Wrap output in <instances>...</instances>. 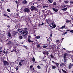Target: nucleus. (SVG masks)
I'll use <instances>...</instances> for the list:
<instances>
[{
	"label": "nucleus",
	"mask_w": 73,
	"mask_h": 73,
	"mask_svg": "<svg viewBox=\"0 0 73 73\" xmlns=\"http://www.w3.org/2000/svg\"><path fill=\"white\" fill-rule=\"evenodd\" d=\"M53 5H56V2L53 3Z\"/></svg>",
	"instance_id": "obj_32"
},
{
	"label": "nucleus",
	"mask_w": 73,
	"mask_h": 73,
	"mask_svg": "<svg viewBox=\"0 0 73 73\" xmlns=\"http://www.w3.org/2000/svg\"><path fill=\"white\" fill-rule=\"evenodd\" d=\"M17 2H18V1H15L16 3H17V4H18Z\"/></svg>",
	"instance_id": "obj_48"
},
{
	"label": "nucleus",
	"mask_w": 73,
	"mask_h": 73,
	"mask_svg": "<svg viewBox=\"0 0 73 73\" xmlns=\"http://www.w3.org/2000/svg\"><path fill=\"white\" fill-rule=\"evenodd\" d=\"M52 34H51L50 35V36L51 37H52Z\"/></svg>",
	"instance_id": "obj_50"
},
{
	"label": "nucleus",
	"mask_w": 73,
	"mask_h": 73,
	"mask_svg": "<svg viewBox=\"0 0 73 73\" xmlns=\"http://www.w3.org/2000/svg\"><path fill=\"white\" fill-rule=\"evenodd\" d=\"M31 37V36L29 35V36H28V41L29 42H34V41H32L30 39V38Z\"/></svg>",
	"instance_id": "obj_3"
},
{
	"label": "nucleus",
	"mask_w": 73,
	"mask_h": 73,
	"mask_svg": "<svg viewBox=\"0 0 73 73\" xmlns=\"http://www.w3.org/2000/svg\"><path fill=\"white\" fill-rule=\"evenodd\" d=\"M70 3L71 4H73V1H70Z\"/></svg>",
	"instance_id": "obj_43"
},
{
	"label": "nucleus",
	"mask_w": 73,
	"mask_h": 73,
	"mask_svg": "<svg viewBox=\"0 0 73 73\" xmlns=\"http://www.w3.org/2000/svg\"><path fill=\"white\" fill-rule=\"evenodd\" d=\"M52 9L54 12H58V9H55L54 8H52Z\"/></svg>",
	"instance_id": "obj_9"
},
{
	"label": "nucleus",
	"mask_w": 73,
	"mask_h": 73,
	"mask_svg": "<svg viewBox=\"0 0 73 73\" xmlns=\"http://www.w3.org/2000/svg\"><path fill=\"white\" fill-rule=\"evenodd\" d=\"M67 8H64V9H62V10H63L64 11H66L67 10Z\"/></svg>",
	"instance_id": "obj_12"
},
{
	"label": "nucleus",
	"mask_w": 73,
	"mask_h": 73,
	"mask_svg": "<svg viewBox=\"0 0 73 73\" xmlns=\"http://www.w3.org/2000/svg\"><path fill=\"white\" fill-rule=\"evenodd\" d=\"M70 32L72 33H73V30H71L70 31Z\"/></svg>",
	"instance_id": "obj_47"
},
{
	"label": "nucleus",
	"mask_w": 73,
	"mask_h": 73,
	"mask_svg": "<svg viewBox=\"0 0 73 73\" xmlns=\"http://www.w3.org/2000/svg\"><path fill=\"white\" fill-rule=\"evenodd\" d=\"M33 66L32 65L31 66H30V68L31 69V68H33Z\"/></svg>",
	"instance_id": "obj_42"
},
{
	"label": "nucleus",
	"mask_w": 73,
	"mask_h": 73,
	"mask_svg": "<svg viewBox=\"0 0 73 73\" xmlns=\"http://www.w3.org/2000/svg\"><path fill=\"white\" fill-rule=\"evenodd\" d=\"M13 51H15V49H13Z\"/></svg>",
	"instance_id": "obj_52"
},
{
	"label": "nucleus",
	"mask_w": 73,
	"mask_h": 73,
	"mask_svg": "<svg viewBox=\"0 0 73 73\" xmlns=\"http://www.w3.org/2000/svg\"><path fill=\"white\" fill-rule=\"evenodd\" d=\"M24 60H21L20 62H21V63H23V62H24Z\"/></svg>",
	"instance_id": "obj_31"
},
{
	"label": "nucleus",
	"mask_w": 73,
	"mask_h": 73,
	"mask_svg": "<svg viewBox=\"0 0 73 73\" xmlns=\"http://www.w3.org/2000/svg\"><path fill=\"white\" fill-rule=\"evenodd\" d=\"M67 34V32H64V33H63V35H65V34Z\"/></svg>",
	"instance_id": "obj_39"
},
{
	"label": "nucleus",
	"mask_w": 73,
	"mask_h": 73,
	"mask_svg": "<svg viewBox=\"0 0 73 73\" xmlns=\"http://www.w3.org/2000/svg\"><path fill=\"white\" fill-rule=\"evenodd\" d=\"M7 27H8V28H9L10 27V26H9V25L7 26Z\"/></svg>",
	"instance_id": "obj_53"
},
{
	"label": "nucleus",
	"mask_w": 73,
	"mask_h": 73,
	"mask_svg": "<svg viewBox=\"0 0 73 73\" xmlns=\"http://www.w3.org/2000/svg\"><path fill=\"white\" fill-rule=\"evenodd\" d=\"M47 46H46L44 45L43 46V47L44 48H46Z\"/></svg>",
	"instance_id": "obj_29"
},
{
	"label": "nucleus",
	"mask_w": 73,
	"mask_h": 73,
	"mask_svg": "<svg viewBox=\"0 0 73 73\" xmlns=\"http://www.w3.org/2000/svg\"><path fill=\"white\" fill-rule=\"evenodd\" d=\"M11 43H12V42L11 41H9V42H8V43H7V44H8L9 45H10V44H11Z\"/></svg>",
	"instance_id": "obj_21"
},
{
	"label": "nucleus",
	"mask_w": 73,
	"mask_h": 73,
	"mask_svg": "<svg viewBox=\"0 0 73 73\" xmlns=\"http://www.w3.org/2000/svg\"><path fill=\"white\" fill-rule=\"evenodd\" d=\"M19 38L21 40L23 38L22 36H19Z\"/></svg>",
	"instance_id": "obj_28"
},
{
	"label": "nucleus",
	"mask_w": 73,
	"mask_h": 73,
	"mask_svg": "<svg viewBox=\"0 0 73 73\" xmlns=\"http://www.w3.org/2000/svg\"><path fill=\"white\" fill-rule=\"evenodd\" d=\"M62 71L64 73H68L66 71H65V70H63V69H62Z\"/></svg>",
	"instance_id": "obj_14"
},
{
	"label": "nucleus",
	"mask_w": 73,
	"mask_h": 73,
	"mask_svg": "<svg viewBox=\"0 0 73 73\" xmlns=\"http://www.w3.org/2000/svg\"><path fill=\"white\" fill-rule=\"evenodd\" d=\"M59 41V40H56V42L57 43Z\"/></svg>",
	"instance_id": "obj_37"
},
{
	"label": "nucleus",
	"mask_w": 73,
	"mask_h": 73,
	"mask_svg": "<svg viewBox=\"0 0 73 73\" xmlns=\"http://www.w3.org/2000/svg\"><path fill=\"white\" fill-rule=\"evenodd\" d=\"M69 31V30H66V32H68V31Z\"/></svg>",
	"instance_id": "obj_55"
},
{
	"label": "nucleus",
	"mask_w": 73,
	"mask_h": 73,
	"mask_svg": "<svg viewBox=\"0 0 73 73\" xmlns=\"http://www.w3.org/2000/svg\"><path fill=\"white\" fill-rule=\"evenodd\" d=\"M49 26H50V27L52 29H54V28L51 26L49 25Z\"/></svg>",
	"instance_id": "obj_38"
},
{
	"label": "nucleus",
	"mask_w": 73,
	"mask_h": 73,
	"mask_svg": "<svg viewBox=\"0 0 73 73\" xmlns=\"http://www.w3.org/2000/svg\"><path fill=\"white\" fill-rule=\"evenodd\" d=\"M23 47L26 49H28V47L27 46H23Z\"/></svg>",
	"instance_id": "obj_17"
},
{
	"label": "nucleus",
	"mask_w": 73,
	"mask_h": 73,
	"mask_svg": "<svg viewBox=\"0 0 73 73\" xmlns=\"http://www.w3.org/2000/svg\"><path fill=\"white\" fill-rule=\"evenodd\" d=\"M29 12V14H31V12Z\"/></svg>",
	"instance_id": "obj_54"
},
{
	"label": "nucleus",
	"mask_w": 73,
	"mask_h": 73,
	"mask_svg": "<svg viewBox=\"0 0 73 73\" xmlns=\"http://www.w3.org/2000/svg\"><path fill=\"white\" fill-rule=\"evenodd\" d=\"M32 60L33 62H35V59L34 58V57H33V59H32Z\"/></svg>",
	"instance_id": "obj_20"
},
{
	"label": "nucleus",
	"mask_w": 73,
	"mask_h": 73,
	"mask_svg": "<svg viewBox=\"0 0 73 73\" xmlns=\"http://www.w3.org/2000/svg\"><path fill=\"white\" fill-rule=\"evenodd\" d=\"M59 72L60 73H61V72L60 71H59Z\"/></svg>",
	"instance_id": "obj_62"
},
{
	"label": "nucleus",
	"mask_w": 73,
	"mask_h": 73,
	"mask_svg": "<svg viewBox=\"0 0 73 73\" xmlns=\"http://www.w3.org/2000/svg\"><path fill=\"white\" fill-rule=\"evenodd\" d=\"M48 1L50 3H52V2H53V0H48Z\"/></svg>",
	"instance_id": "obj_13"
},
{
	"label": "nucleus",
	"mask_w": 73,
	"mask_h": 73,
	"mask_svg": "<svg viewBox=\"0 0 73 73\" xmlns=\"http://www.w3.org/2000/svg\"><path fill=\"white\" fill-rule=\"evenodd\" d=\"M52 63H54V64H56V62H54V61H52Z\"/></svg>",
	"instance_id": "obj_45"
},
{
	"label": "nucleus",
	"mask_w": 73,
	"mask_h": 73,
	"mask_svg": "<svg viewBox=\"0 0 73 73\" xmlns=\"http://www.w3.org/2000/svg\"><path fill=\"white\" fill-rule=\"evenodd\" d=\"M52 69H55L56 68V67L55 66H53L52 67Z\"/></svg>",
	"instance_id": "obj_24"
},
{
	"label": "nucleus",
	"mask_w": 73,
	"mask_h": 73,
	"mask_svg": "<svg viewBox=\"0 0 73 73\" xmlns=\"http://www.w3.org/2000/svg\"><path fill=\"white\" fill-rule=\"evenodd\" d=\"M7 11H8V12H11L10 9H7Z\"/></svg>",
	"instance_id": "obj_33"
},
{
	"label": "nucleus",
	"mask_w": 73,
	"mask_h": 73,
	"mask_svg": "<svg viewBox=\"0 0 73 73\" xmlns=\"http://www.w3.org/2000/svg\"><path fill=\"white\" fill-rule=\"evenodd\" d=\"M56 64L57 67H59V63H56V64Z\"/></svg>",
	"instance_id": "obj_23"
},
{
	"label": "nucleus",
	"mask_w": 73,
	"mask_h": 73,
	"mask_svg": "<svg viewBox=\"0 0 73 73\" xmlns=\"http://www.w3.org/2000/svg\"><path fill=\"white\" fill-rule=\"evenodd\" d=\"M63 49H64V50H66V49L65 48H63Z\"/></svg>",
	"instance_id": "obj_61"
},
{
	"label": "nucleus",
	"mask_w": 73,
	"mask_h": 73,
	"mask_svg": "<svg viewBox=\"0 0 73 73\" xmlns=\"http://www.w3.org/2000/svg\"><path fill=\"white\" fill-rule=\"evenodd\" d=\"M7 17H8V18H9V16H7Z\"/></svg>",
	"instance_id": "obj_64"
},
{
	"label": "nucleus",
	"mask_w": 73,
	"mask_h": 73,
	"mask_svg": "<svg viewBox=\"0 0 73 73\" xmlns=\"http://www.w3.org/2000/svg\"><path fill=\"white\" fill-rule=\"evenodd\" d=\"M2 52V51H0V54H1V52Z\"/></svg>",
	"instance_id": "obj_59"
},
{
	"label": "nucleus",
	"mask_w": 73,
	"mask_h": 73,
	"mask_svg": "<svg viewBox=\"0 0 73 73\" xmlns=\"http://www.w3.org/2000/svg\"><path fill=\"white\" fill-rule=\"evenodd\" d=\"M31 8L32 9H33V6H31Z\"/></svg>",
	"instance_id": "obj_56"
},
{
	"label": "nucleus",
	"mask_w": 73,
	"mask_h": 73,
	"mask_svg": "<svg viewBox=\"0 0 73 73\" xmlns=\"http://www.w3.org/2000/svg\"><path fill=\"white\" fill-rule=\"evenodd\" d=\"M64 3H65L66 4L67 3H68V0H66V1H64Z\"/></svg>",
	"instance_id": "obj_16"
},
{
	"label": "nucleus",
	"mask_w": 73,
	"mask_h": 73,
	"mask_svg": "<svg viewBox=\"0 0 73 73\" xmlns=\"http://www.w3.org/2000/svg\"><path fill=\"white\" fill-rule=\"evenodd\" d=\"M63 58H66V55H64V56H63Z\"/></svg>",
	"instance_id": "obj_46"
},
{
	"label": "nucleus",
	"mask_w": 73,
	"mask_h": 73,
	"mask_svg": "<svg viewBox=\"0 0 73 73\" xmlns=\"http://www.w3.org/2000/svg\"><path fill=\"white\" fill-rule=\"evenodd\" d=\"M46 21L48 22V20H46Z\"/></svg>",
	"instance_id": "obj_60"
},
{
	"label": "nucleus",
	"mask_w": 73,
	"mask_h": 73,
	"mask_svg": "<svg viewBox=\"0 0 73 73\" xmlns=\"http://www.w3.org/2000/svg\"><path fill=\"white\" fill-rule=\"evenodd\" d=\"M37 68H38V69H40L41 67L40 66L38 65V66H37Z\"/></svg>",
	"instance_id": "obj_22"
},
{
	"label": "nucleus",
	"mask_w": 73,
	"mask_h": 73,
	"mask_svg": "<svg viewBox=\"0 0 73 73\" xmlns=\"http://www.w3.org/2000/svg\"><path fill=\"white\" fill-rule=\"evenodd\" d=\"M22 30H21L20 29H18L17 30V32L19 33H21L22 32Z\"/></svg>",
	"instance_id": "obj_6"
},
{
	"label": "nucleus",
	"mask_w": 73,
	"mask_h": 73,
	"mask_svg": "<svg viewBox=\"0 0 73 73\" xmlns=\"http://www.w3.org/2000/svg\"><path fill=\"white\" fill-rule=\"evenodd\" d=\"M42 25V24H40V23H39V25H39V26H40V25Z\"/></svg>",
	"instance_id": "obj_49"
},
{
	"label": "nucleus",
	"mask_w": 73,
	"mask_h": 73,
	"mask_svg": "<svg viewBox=\"0 0 73 73\" xmlns=\"http://www.w3.org/2000/svg\"><path fill=\"white\" fill-rule=\"evenodd\" d=\"M21 63H22L21 62H19V65L20 66H23V65Z\"/></svg>",
	"instance_id": "obj_15"
},
{
	"label": "nucleus",
	"mask_w": 73,
	"mask_h": 73,
	"mask_svg": "<svg viewBox=\"0 0 73 73\" xmlns=\"http://www.w3.org/2000/svg\"><path fill=\"white\" fill-rule=\"evenodd\" d=\"M43 53L44 54H46L47 55H48V54H49L48 52H46V51H45L44 52H43Z\"/></svg>",
	"instance_id": "obj_7"
},
{
	"label": "nucleus",
	"mask_w": 73,
	"mask_h": 73,
	"mask_svg": "<svg viewBox=\"0 0 73 73\" xmlns=\"http://www.w3.org/2000/svg\"><path fill=\"white\" fill-rule=\"evenodd\" d=\"M66 5H63L62 6V7H63V8H64L66 7Z\"/></svg>",
	"instance_id": "obj_26"
},
{
	"label": "nucleus",
	"mask_w": 73,
	"mask_h": 73,
	"mask_svg": "<svg viewBox=\"0 0 73 73\" xmlns=\"http://www.w3.org/2000/svg\"><path fill=\"white\" fill-rule=\"evenodd\" d=\"M64 65V63H61L60 64V67H63Z\"/></svg>",
	"instance_id": "obj_10"
},
{
	"label": "nucleus",
	"mask_w": 73,
	"mask_h": 73,
	"mask_svg": "<svg viewBox=\"0 0 73 73\" xmlns=\"http://www.w3.org/2000/svg\"><path fill=\"white\" fill-rule=\"evenodd\" d=\"M8 35L9 37H11V35L10 33H8Z\"/></svg>",
	"instance_id": "obj_35"
},
{
	"label": "nucleus",
	"mask_w": 73,
	"mask_h": 73,
	"mask_svg": "<svg viewBox=\"0 0 73 73\" xmlns=\"http://www.w3.org/2000/svg\"><path fill=\"white\" fill-rule=\"evenodd\" d=\"M55 23L54 22H52V23H51V24H52V25H54V23Z\"/></svg>",
	"instance_id": "obj_44"
},
{
	"label": "nucleus",
	"mask_w": 73,
	"mask_h": 73,
	"mask_svg": "<svg viewBox=\"0 0 73 73\" xmlns=\"http://www.w3.org/2000/svg\"><path fill=\"white\" fill-rule=\"evenodd\" d=\"M40 65L42 66H43V64H40Z\"/></svg>",
	"instance_id": "obj_58"
},
{
	"label": "nucleus",
	"mask_w": 73,
	"mask_h": 73,
	"mask_svg": "<svg viewBox=\"0 0 73 73\" xmlns=\"http://www.w3.org/2000/svg\"><path fill=\"white\" fill-rule=\"evenodd\" d=\"M37 48H40V44H38V45H37Z\"/></svg>",
	"instance_id": "obj_34"
},
{
	"label": "nucleus",
	"mask_w": 73,
	"mask_h": 73,
	"mask_svg": "<svg viewBox=\"0 0 73 73\" xmlns=\"http://www.w3.org/2000/svg\"><path fill=\"white\" fill-rule=\"evenodd\" d=\"M52 26L53 27V28H55V27H56V25H52Z\"/></svg>",
	"instance_id": "obj_11"
},
{
	"label": "nucleus",
	"mask_w": 73,
	"mask_h": 73,
	"mask_svg": "<svg viewBox=\"0 0 73 73\" xmlns=\"http://www.w3.org/2000/svg\"><path fill=\"white\" fill-rule=\"evenodd\" d=\"M3 64H4V65L5 66L9 65V62L6 61H3Z\"/></svg>",
	"instance_id": "obj_2"
},
{
	"label": "nucleus",
	"mask_w": 73,
	"mask_h": 73,
	"mask_svg": "<svg viewBox=\"0 0 73 73\" xmlns=\"http://www.w3.org/2000/svg\"><path fill=\"white\" fill-rule=\"evenodd\" d=\"M27 1L26 0L23 1H22V3L23 4H27Z\"/></svg>",
	"instance_id": "obj_5"
},
{
	"label": "nucleus",
	"mask_w": 73,
	"mask_h": 73,
	"mask_svg": "<svg viewBox=\"0 0 73 73\" xmlns=\"http://www.w3.org/2000/svg\"><path fill=\"white\" fill-rule=\"evenodd\" d=\"M3 15L5 17L7 16V15L5 14H3Z\"/></svg>",
	"instance_id": "obj_40"
},
{
	"label": "nucleus",
	"mask_w": 73,
	"mask_h": 73,
	"mask_svg": "<svg viewBox=\"0 0 73 73\" xmlns=\"http://www.w3.org/2000/svg\"><path fill=\"white\" fill-rule=\"evenodd\" d=\"M36 39H40V36H37L36 37Z\"/></svg>",
	"instance_id": "obj_19"
},
{
	"label": "nucleus",
	"mask_w": 73,
	"mask_h": 73,
	"mask_svg": "<svg viewBox=\"0 0 73 73\" xmlns=\"http://www.w3.org/2000/svg\"><path fill=\"white\" fill-rule=\"evenodd\" d=\"M43 8H45V7L47 8L48 7L46 6V5H44V6H43Z\"/></svg>",
	"instance_id": "obj_36"
},
{
	"label": "nucleus",
	"mask_w": 73,
	"mask_h": 73,
	"mask_svg": "<svg viewBox=\"0 0 73 73\" xmlns=\"http://www.w3.org/2000/svg\"><path fill=\"white\" fill-rule=\"evenodd\" d=\"M64 61L65 62L66 61V58H64Z\"/></svg>",
	"instance_id": "obj_25"
},
{
	"label": "nucleus",
	"mask_w": 73,
	"mask_h": 73,
	"mask_svg": "<svg viewBox=\"0 0 73 73\" xmlns=\"http://www.w3.org/2000/svg\"><path fill=\"white\" fill-rule=\"evenodd\" d=\"M19 70V67L17 66L16 67V70L17 71Z\"/></svg>",
	"instance_id": "obj_30"
},
{
	"label": "nucleus",
	"mask_w": 73,
	"mask_h": 73,
	"mask_svg": "<svg viewBox=\"0 0 73 73\" xmlns=\"http://www.w3.org/2000/svg\"><path fill=\"white\" fill-rule=\"evenodd\" d=\"M2 48L1 47H0V50H1Z\"/></svg>",
	"instance_id": "obj_57"
},
{
	"label": "nucleus",
	"mask_w": 73,
	"mask_h": 73,
	"mask_svg": "<svg viewBox=\"0 0 73 73\" xmlns=\"http://www.w3.org/2000/svg\"><path fill=\"white\" fill-rule=\"evenodd\" d=\"M27 28H25L24 30H22V31L20 34L24 38H26L27 37V35L28 33L27 31Z\"/></svg>",
	"instance_id": "obj_1"
},
{
	"label": "nucleus",
	"mask_w": 73,
	"mask_h": 73,
	"mask_svg": "<svg viewBox=\"0 0 73 73\" xmlns=\"http://www.w3.org/2000/svg\"><path fill=\"white\" fill-rule=\"evenodd\" d=\"M72 64H69V65H68V69H70L72 68Z\"/></svg>",
	"instance_id": "obj_8"
},
{
	"label": "nucleus",
	"mask_w": 73,
	"mask_h": 73,
	"mask_svg": "<svg viewBox=\"0 0 73 73\" xmlns=\"http://www.w3.org/2000/svg\"><path fill=\"white\" fill-rule=\"evenodd\" d=\"M24 11L25 12L28 13L29 11V9L28 8H26L24 9Z\"/></svg>",
	"instance_id": "obj_4"
},
{
	"label": "nucleus",
	"mask_w": 73,
	"mask_h": 73,
	"mask_svg": "<svg viewBox=\"0 0 73 73\" xmlns=\"http://www.w3.org/2000/svg\"><path fill=\"white\" fill-rule=\"evenodd\" d=\"M50 56L52 58H54V57L52 55V54H51L50 55Z\"/></svg>",
	"instance_id": "obj_27"
},
{
	"label": "nucleus",
	"mask_w": 73,
	"mask_h": 73,
	"mask_svg": "<svg viewBox=\"0 0 73 73\" xmlns=\"http://www.w3.org/2000/svg\"><path fill=\"white\" fill-rule=\"evenodd\" d=\"M65 27V26H63V27H61L60 29H63Z\"/></svg>",
	"instance_id": "obj_18"
},
{
	"label": "nucleus",
	"mask_w": 73,
	"mask_h": 73,
	"mask_svg": "<svg viewBox=\"0 0 73 73\" xmlns=\"http://www.w3.org/2000/svg\"><path fill=\"white\" fill-rule=\"evenodd\" d=\"M70 21L69 20H68L66 21V23H69L70 22Z\"/></svg>",
	"instance_id": "obj_41"
},
{
	"label": "nucleus",
	"mask_w": 73,
	"mask_h": 73,
	"mask_svg": "<svg viewBox=\"0 0 73 73\" xmlns=\"http://www.w3.org/2000/svg\"><path fill=\"white\" fill-rule=\"evenodd\" d=\"M44 25V23H43V22H42V23L41 25Z\"/></svg>",
	"instance_id": "obj_51"
},
{
	"label": "nucleus",
	"mask_w": 73,
	"mask_h": 73,
	"mask_svg": "<svg viewBox=\"0 0 73 73\" xmlns=\"http://www.w3.org/2000/svg\"><path fill=\"white\" fill-rule=\"evenodd\" d=\"M59 31H60V32H61V31L60 30H59Z\"/></svg>",
	"instance_id": "obj_63"
}]
</instances>
